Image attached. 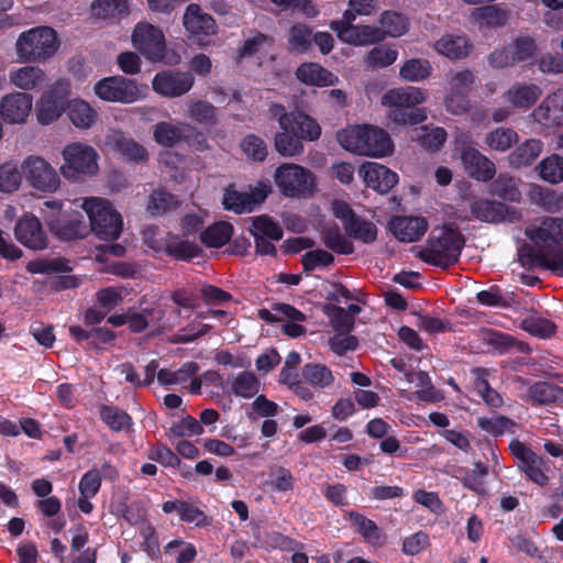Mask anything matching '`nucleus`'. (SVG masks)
I'll use <instances>...</instances> for the list:
<instances>
[{"instance_id": "nucleus-1", "label": "nucleus", "mask_w": 563, "mask_h": 563, "mask_svg": "<svg viewBox=\"0 0 563 563\" xmlns=\"http://www.w3.org/2000/svg\"><path fill=\"white\" fill-rule=\"evenodd\" d=\"M531 245H522L518 257L523 267H541L563 277V219L547 217L526 228Z\"/></svg>"}, {"instance_id": "nucleus-2", "label": "nucleus", "mask_w": 563, "mask_h": 563, "mask_svg": "<svg viewBox=\"0 0 563 563\" xmlns=\"http://www.w3.org/2000/svg\"><path fill=\"white\" fill-rule=\"evenodd\" d=\"M271 112L277 118L280 132L275 135V148L285 157H294L302 153V141H314L321 134L316 120L303 112H285L280 104H273Z\"/></svg>"}, {"instance_id": "nucleus-3", "label": "nucleus", "mask_w": 563, "mask_h": 563, "mask_svg": "<svg viewBox=\"0 0 563 563\" xmlns=\"http://www.w3.org/2000/svg\"><path fill=\"white\" fill-rule=\"evenodd\" d=\"M338 141L345 150L366 156L384 157L393 153L394 144L383 129L373 125L350 126L338 134Z\"/></svg>"}, {"instance_id": "nucleus-4", "label": "nucleus", "mask_w": 563, "mask_h": 563, "mask_svg": "<svg viewBox=\"0 0 563 563\" xmlns=\"http://www.w3.org/2000/svg\"><path fill=\"white\" fill-rule=\"evenodd\" d=\"M426 92L418 87H398L387 90L380 99L389 109L388 118L398 124H418L427 119L424 109L413 107L426 101Z\"/></svg>"}, {"instance_id": "nucleus-5", "label": "nucleus", "mask_w": 563, "mask_h": 563, "mask_svg": "<svg viewBox=\"0 0 563 563\" xmlns=\"http://www.w3.org/2000/svg\"><path fill=\"white\" fill-rule=\"evenodd\" d=\"M89 218V229L101 240H117L122 231V218L109 200L101 197H86L74 200Z\"/></svg>"}, {"instance_id": "nucleus-6", "label": "nucleus", "mask_w": 563, "mask_h": 563, "mask_svg": "<svg viewBox=\"0 0 563 563\" xmlns=\"http://www.w3.org/2000/svg\"><path fill=\"white\" fill-rule=\"evenodd\" d=\"M56 32L48 26H36L22 32L15 42V54L20 63H45L58 49Z\"/></svg>"}, {"instance_id": "nucleus-7", "label": "nucleus", "mask_w": 563, "mask_h": 563, "mask_svg": "<svg viewBox=\"0 0 563 563\" xmlns=\"http://www.w3.org/2000/svg\"><path fill=\"white\" fill-rule=\"evenodd\" d=\"M463 244L457 231L446 227L434 229L419 251V257L428 264L446 268L457 262Z\"/></svg>"}, {"instance_id": "nucleus-8", "label": "nucleus", "mask_w": 563, "mask_h": 563, "mask_svg": "<svg viewBox=\"0 0 563 563\" xmlns=\"http://www.w3.org/2000/svg\"><path fill=\"white\" fill-rule=\"evenodd\" d=\"M63 164L59 173L67 180H80L85 177H92L99 172V154L89 144L84 142H71L62 150Z\"/></svg>"}, {"instance_id": "nucleus-9", "label": "nucleus", "mask_w": 563, "mask_h": 563, "mask_svg": "<svg viewBox=\"0 0 563 563\" xmlns=\"http://www.w3.org/2000/svg\"><path fill=\"white\" fill-rule=\"evenodd\" d=\"M274 180L279 191L290 198L310 197L316 189L313 174L294 163L278 166L274 173Z\"/></svg>"}, {"instance_id": "nucleus-10", "label": "nucleus", "mask_w": 563, "mask_h": 563, "mask_svg": "<svg viewBox=\"0 0 563 563\" xmlns=\"http://www.w3.org/2000/svg\"><path fill=\"white\" fill-rule=\"evenodd\" d=\"M70 95V84L60 78L47 87L35 103V117L41 125L56 122L66 111V99Z\"/></svg>"}, {"instance_id": "nucleus-11", "label": "nucleus", "mask_w": 563, "mask_h": 563, "mask_svg": "<svg viewBox=\"0 0 563 563\" xmlns=\"http://www.w3.org/2000/svg\"><path fill=\"white\" fill-rule=\"evenodd\" d=\"M95 95L106 102L133 103L144 98L137 82L123 76H110L98 80Z\"/></svg>"}, {"instance_id": "nucleus-12", "label": "nucleus", "mask_w": 563, "mask_h": 563, "mask_svg": "<svg viewBox=\"0 0 563 563\" xmlns=\"http://www.w3.org/2000/svg\"><path fill=\"white\" fill-rule=\"evenodd\" d=\"M23 177L27 184L43 192H55L59 189L62 180L57 170L43 157L30 155L21 164Z\"/></svg>"}, {"instance_id": "nucleus-13", "label": "nucleus", "mask_w": 563, "mask_h": 563, "mask_svg": "<svg viewBox=\"0 0 563 563\" xmlns=\"http://www.w3.org/2000/svg\"><path fill=\"white\" fill-rule=\"evenodd\" d=\"M133 47L147 60H163L166 51V40L163 31L148 22H139L131 35Z\"/></svg>"}, {"instance_id": "nucleus-14", "label": "nucleus", "mask_w": 563, "mask_h": 563, "mask_svg": "<svg viewBox=\"0 0 563 563\" xmlns=\"http://www.w3.org/2000/svg\"><path fill=\"white\" fill-rule=\"evenodd\" d=\"M271 191L272 188L266 181H258L247 191H240L230 185L223 194L222 203L227 210L235 213H249L261 206Z\"/></svg>"}, {"instance_id": "nucleus-15", "label": "nucleus", "mask_w": 563, "mask_h": 563, "mask_svg": "<svg viewBox=\"0 0 563 563\" xmlns=\"http://www.w3.org/2000/svg\"><path fill=\"white\" fill-rule=\"evenodd\" d=\"M183 23L190 37L202 46L208 45L210 37L217 33L214 19L196 3H190L186 8Z\"/></svg>"}, {"instance_id": "nucleus-16", "label": "nucleus", "mask_w": 563, "mask_h": 563, "mask_svg": "<svg viewBox=\"0 0 563 563\" xmlns=\"http://www.w3.org/2000/svg\"><path fill=\"white\" fill-rule=\"evenodd\" d=\"M510 452L519 462V468L526 476L539 486H547L549 477L544 472L545 462L542 457L538 456L525 443L512 440L509 444Z\"/></svg>"}, {"instance_id": "nucleus-17", "label": "nucleus", "mask_w": 563, "mask_h": 563, "mask_svg": "<svg viewBox=\"0 0 563 563\" xmlns=\"http://www.w3.org/2000/svg\"><path fill=\"white\" fill-rule=\"evenodd\" d=\"M195 78L189 71L163 70L153 80V90L166 98H177L187 93L194 86Z\"/></svg>"}, {"instance_id": "nucleus-18", "label": "nucleus", "mask_w": 563, "mask_h": 563, "mask_svg": "<svg viewBox=\"0 0 563 563\" xmlns=\"http://www.w3.org/2000/svg\"><path fill=\"white\" fill-rule=\"evenodd\" d=\"M15 239L25 247L41 251L47 247V234L37 217L24 213L14 227Z\"/></svg>"}, {"instance_id": "nucleus-19", "label": "nucleus", "mask_w": 563, "mask_h": 563, "mask_svg": "<svg viewBox=\"0 0 563 563\" xmlns=\"http://www.w3.org/2000/svg\"><path fill=\"white\" fill-rule=\"evenodd\" d=\"M32 107L31 95L22 91L8 93L0 100V118L7 124H24Z\"/></svg>"}, {"instance_id": "nucleus-20", "label": "nucleus", "mask_w": 563, "mask_h": 563, "mask_svg": "<svg viewBox=\"0 0 563 563\" xmlns=\"http://www.w3.org/2000/svg\"><path fill=\"white\" fill-rule=\"evenodd\" d=\"M104 146L130 162L144 163L148 158L146 148L120 130H110L107 133Z\"/></svg>"}, {"instance_id": "nucleus-21", "label": "nucleus", "mask_w": 563, "mask_h": 563, "mask_svg": "<svg viewBox=\"0 0 563 563\" xmlns=\"http://www.w3.org/2000/svg\"><path fill=\"white\" fill-rule=\"evenodd\" d=\"M358 174L367 187L380 194L388 192L398 183V175L395 172L375 162L364 163Z\"/></svg>"}, {"instance_id": "nucleus-22", "label": "nucleus", "mask_w": 563, "mask_h": 563, "mask_svg": "<svg viewBox=\"0 0 563 563\" xmlns=\"http://www.w3.org/2000/svg\"><path fill=\"white\" fill-rule=\"evenodd\" d=\"M461 159L466 173L476 180L489 181L496 174L495 164L474 147L463 148Z\"/></svg>"}, {"instance_id": "nucleus-23", "label": "nucleus", "mask_w": 563, "mask_h": 563, "mask_svg": "<svg viewBox=\"0 0 563 563\" xmlns=\"http://www.w3.org/2000/svg\"><path fill=\"white\" fill-rule=\"evenodd\" d=\"M429 223L423 217H395L389 222V229L400 242H415L424 235Z\"/></svg>"}, {"instance_id": "nucleus-24", "label": "nucleus", "mask_w": 563, "mask_h": 563, "mask_svg": "<svg viewBox=\"0 0 563 563\" xmlns=\"http://www.w3.org/2000/svg\"><path fill=\"white\" fill-rule=\"evenodd\" d=\"M273 310L276 313L274 318H269V311H262V318L272 321L286 319L283 330L288 336L297 338L305 333L306 329L301 322L306 321V316L301 311L287 303H276Z\"/></svg>"}, {"instance_id": "nucleus-25", "label": "nucleus", "mask_w": 563, "mask_h": 563, "mask_svg": "<svg viewBox=\"0 0 563 563\" xmlns=\"http://www.w3.org/2000/svg\"><path fill=\"white\" fill-rule=\"evenodd\" d=\"M51 230L62 240H74L86 236L89 227L78 212L64 213L49 221Z\"/></svg>"}, {"instance_id": "nucleus-26", "label": "nucleus", "mask_w": 563, "mask_h": 563, "mask_svg": "<svg viewBox=\"0 0 563 563\" xmlns=\"http://www.w3.org/2000/svg\"><path fill=\"white\" fill-rule=\"evenodd\" d=\"M510 11L504 3L482 5L471 13V21L479 29L504 26L509 19Z\"/></svg>"}, {"instance_id": "nucleus-27", "label": "nucleus", "mask_w": 563, "mask_h": 563, "mask_svg": "<svg viewBox=\"0 0 563 563\" xmlns=\"http://www.w3.org/2000/svg\"><path fill=\"white\" fill-rule=\"evenodd\" d=\"M9 79L14 87L24 92L41 89L46 81V74L38 66L25 65L12 69L9 74Z\"/></svg>"}, {"instance_id": "nucleus-28", "label": "nucleus", "mask_w": 563, "mask_h": 563, "mask_svg": "<svg viewBox=\"0 0 563 563\" xmlns=\"http://www.w3.org/2000/svg\"><path fill=\"white\" fill-rule=\"evenodd\" d=\"M343 43L354 46H368L383 42L379 27L369 24H356L342 30L338 36Z\"/></svg>"}, {"instance_id": "nucleus-29", "label": "nucleus", "mask_w": 563, "mask_h": 563, "mask_svg": "<svg viewBox=\"0 0 563 563\" xmlns=\"http://www.w3.org/2000/svg\"><path fill=\"white\" fill-rule=\"evenodd\" d=\"M541 95L542 90L536 84L517 82L504 93V99L515 108L528 109Z\"/></svg>"}, {"instance_id": "nucleus-30", "label": "nucleus", "mask_w": 563, "mask_h": 563, "mask_svg": "<svg viewBox=\"0 0 563 563\" xmlns=\"http://www.w3.org/2000/svg\"><path fill=\"white\" fill-rule=\"evenodd\" d=\"M65 112L73 125L79 130L90 129L98 119L97 111L90 103L80 98L68 100Z\"/></svg>"}, {"instance_id": "nucleus-31", "label": "nucleus", "mask_w": 563, "mask_h": 563, "mask_svg": "<svg viewBox=\"0 0 563 563\" xmlns=\"http://www.w3.org/2000/svg\"><path fill=\"white\" fill-rule=\"evenodd\" d=\"M433 48L449 59H461L470 54L472 44L464 35L444 34L434 42Z\"/></svg>"}, {"instance_id": "nucleus-32", "label": "nucleus", "mask_w": 563, "mask_h": 563, "mask_svg": "<svg viewBox=\"0 0 563 563\" xmlns=\"http://www.w3.org/2000/svg\"><path fill=\"white\" fill-rule=\"evenodd\" d=\"M299 81L318 87L333 86L339 78L317 63H303L296 71Z\"/></svg>"}, {"instance_id": "nucleus-33", "label": "nucleus", "mask_w": 563, "mask_h": 563, "mask_svg": "<svg viewBox=\"0 0 563 563\" xmlns=\"http://www.w3.org/2000/svg\"><path fill=\"white\" fill-rule=\"evenodd\" d=\"M537 121L543 124H556L563 114V89L549 95L533 112Z\"/></svg>"}, {"instance_id": "nucleus-34", "label": "nucleus", "mask_w": 563, "mask_h": 563, "mask_svg": "<svg viewBox=\"0 0 563 563\" xmlns=\"http://www.w3.org/2000/svg\"><path fill=\"white\" fill-rule=\"evenodd\" d=\"M528 197L533 205L548 212H558L563 208V191L559 192L540 185H532Z\"/></svg>"}, {"instance_id": "nucleus-35", "label": "nucleus", "mask_w": 563, "mask_h": 563, "mask_svg": "<svg viewBox=\"0 0 563 563\" xmlns=\"http://www.w3.org/2000/svg\"><path fill=\"white\" fill-rule=\"evenodd\" d=\"M471 211L481 221L499 222L506 219L509 210L505 203L479 199L472 203Z\"/></svg>"}, {"instance_id": "nucleus-36", "label": "nucleus", "mask_w": 563, "mask_h": 563, "mask_svg": "<svg viewBox=\"0 0 563 563\" xmlns=\"http://www.w3.org/2000/svg\"><path fill=\"white\" fill-rule=\"evenodd\" d=\"M91 14L100 20H119L129 14V0H96Z\"/></svg>"}, {"instance_id": "nucleus-37", "label": "nucleus", "mask_w": 563, "mask_h": 563, "mask_svg": "<svg viewBox=\"0 0 563 563\" xmlns=\"http://www.w3.org/2000/svg\"><path fill=\"white\" fill-rule=\"evenodd\" d=\"M379 23L383 41L386 37H400L409 29V20L404 14L391 10L382 13Z\"/></svg>"}, {"instance_id": "nucleus-38", "label": "nucleus", "mask_w": 563, "mask_h": 563, "mask_svg": "<svg viewBox=\"0 0 563 563\" xmlns=\"http://www.w3.org/2000/svg\"><path fill=\"white\" fill-rule=\"evenodd\" d=\"M522 397L532 402L550 404L563 398V389L545 382H539L529 386Z\"/></svg>"}, {"instance_id": "nucleus-39", "label": "nucleus", "mask_w": 563, "mask_h": 563, "mask_svg": "<svg viewBox=\"0 0 563 563\" xmlns=\"http://www.w3.org/2000/svg\"><path fill=\"white\" fill-rule=\"evenodd\" d=\"M518 142V134L510 128H496L485 135L484 143L487 150L506 152Z\"/></svg>"}, {"instance_id": "nucleus-40", "label": "nucleus", "mask_w": 563, "mask_h": 563, "mask_svg": "<svg viewBox=\"0 0 563 563\" xmlns=\"http://www.w3.org/2000/svg\"><path fill=\"white\" fill-rule=\"evenodd\" d=\"M398 58V51L387 45L375 46L364 57L367 69L375 70L393 65Z\"/></svg>"}, {"instance_id": "nucleus-41", "label": "nucleus", "mask_w": 563, "mask_h": 563, "mask_svg": "<svg viewBox=\"0 0 563 563\" xmlns=\"http://www.w3.org/2000/svg\"><path fill=\"white\" fill-rule=\"evenodd\" d=\"M432 70L433 67L428 59L410 58L400 67L399 76L406 81L418 82L429 78Z\"/></svg>"}, {"instance_id": "nucleus-42", "label": "nucleus", "mask_w": 563, "mask_h": 563, "mask_svg": "<svg viewBox=\"0 0 563 563\" xmlns=\"http://www.w3.org/2000/svg\"><path fill=\"white\" fill-rule=\"evenodd\" d=\"M542 147L541 141L527 140L509 155V162L515 167L528 166L541 154Z\"/></svg>"}, {"instance_id": "nucleus-43", "label": "nucleus", "mask_w": 563, "mask_h": 563, "mask_svg": "<svg viewBox=\"0 0 563 563\" xmlns=\"http://www.w3.org/2000/svg\"><path fill=\"white\" fill-rule=\"evenodd\" d=\"M301 374L305 382L318 388H327L334 383L333 373L323 364H306L302 367Z\"/></svg>"}, {"instance_id": "nucleus-44", "label": "nucleus", "mask_w": 563, "mask_h": 563, "mask_svg": "<svg viewBox=\"0 0 563 563\" xmlns=\"http://www.w3.org/2000/svg\"><path fill=\"white\" fill-rule=\"evenodd\" d=\"M410 139L427 148L437 150L444 143L446 132L442 128L420 126L411 131Z\"/></svg>"}, {"instance_id": "nucleus-45", "label": "nucleus", "mask_w": 563, "mask_h": 563, "mask_svg": "<svg viewBox=\"0 0 563 563\" xmlns=\"http://www.w3.org/2000/svg\"><path fill=\"white\" fill-rule=\"evenodd\" d=\"M537 169L540 178L547 183L559 184L563 181V157L558 154L543 158Z\"/></svg>"}, {"instance_id": "nucleus-46", "label": "nucleus", "mask_w": 563, "mask_h": 563, "mask_svg": "<svg viewBox=\"0 0 563 563\" xmlns=\"http://www.w3.org/2000/svg\"><path fill=\"white\" fill-rule=\"evenodd\" d=\"M233 228L228 222H217L201 232V242L209 247H221L232 235Z\"/></svg>"}, {"instance_id": "nucleus-47", "label": "nucleus", "mask_w": 563, "mask_h": 563, "mask_svg": "<svg viewBox=\"0 0 563 563\" xmlns=\"http://www.w3.org/2000/svg\"><path fill=\"white\" fill-rule=\"evenodd\" d=\"M474 375V388L476 393L482 397V399L493 408H498L503 405L501 396L493 389L487 379H486V371L482 368H475L473 371Z\"/></svg>"}, {"instance_id": "nucleus-48", "label": "nucleus", "mask_w": 563, "mask_h": 563, "mask_svg": "<svg viewBox=\"0 0 563 563\" xmlns=\"http://www.w3.org/2000/svg\"><path fill=\"white\" fill-rule=\"evenodd\" d=\"M287 40L291 52L306 53L312 42L311 29L303 23H297L289 29Z\"/></svg>"}, {"instance_id": "nucleus-49", "label": "nucleus", "mask_w": 563, "mask_h": 563, "mask_svg": "<svg viewBox=\"0 0 563 563\" xmlns=\"http://www.w3.org/2000/svg\"><path fill=\"white\" fill-rule=\"evenodd\" d=\"M199 366L197 363L189 362L177 371L159 369L157 372V379L162 385L183 384L196 375Z\"/></svg>"}, {"instance_id": "nucleus-50", "label": "nucleus", "mask_w": 563, "mask_h": 563, "mask_svg": "<svg viewBox=\"0 0 563 563\" xmlns=\"http://www.w3.org/2000/svg\"><path fill=\"white\" fill-rule=\"evenodd\" d=\"M251 233L253 236L267 238L279 241L283 238L282 227L268 216L255 217L252 221Z\"/></svg>"}, {"instance_id": "nucleus-51", "label": "nucleus", "mask_w": 563, "mask_h": 563, "mask_svg": "<svg viewBox=\"0 0 563 563\" xmlns=\"http://www.w3.org/2000/svg\"><path fill=\"white\" fill-rule=\"evenodd\" d=\"M166 252L179 260H190L199 255L200 249L197 244L184 241L176 235H169L165 242Z\"/></svg>"}, {"instance_id": "nucleus-52", "label": "nucleus", "mask_w": 563, "mask_h": 563, "mask_svg": "<svg viewBox=\"0 0 563 563\" xmlns=\"http://www.w3.org/2000/svg\"><path fill=\"white\" fill-rule=\"evenodd\" d=\"M352 525L356 528L357 532L364 538V540L372 544H378L382 541V533L374 521L366 517L351 511L349 514Z\"/></svg>"}, {"instance_id": "nucleus-53", "label": "nucleus", "mask_w": 563, "mask_h": 563, "mask_svg": "<svg viewBox=\"0 0 563 563\" xmlns=\"http://www.w3.org/2000/svg\"><path fill=\"white\" fill-rule=\"evenodd\" d=\"M346 232L350 236L361 240L364 243L373 242L377 236L376 225L360 218L350 219L346 222Z\"/></svg>"}, {"instance_id": "nucleus-54", "label": "nucleus", "mask_w": 563, "mask_h": 563, "mask_svg": "<svg viewBox=\"0 0 563 563\" xmlns=\"http://www.w3.org/2000/svg\"><path fill=\"white\" fill-rule=\"evenodd\" d=\"M231 388L234 395L251 398L257 394L260 383L254 374L242 372L232 379Z\"/></svg>"}, {"instance_id": "nucleus-55", "label": "nucleus", "mask_w": 563, "mask_h": 563, "mask_svg": "<svg viewBox=\"0 0 563 563\" xmlns=\"http://www.w3.org/2000/svg\"><path fill=\"white\" fill-rule=\"evenodd\" d=\"M22 170L12 162L0 165V191L13 192L18 190L22 180Z\"/></svg>"}, {"instance_id": "nucleus-56", "label": "nucleus", "mask_w": 563, "mask_h": 563, "mask_svg": "<svg viewBox=\"0 0 563 563\" xmlns=\"http://www.w3.org/2000/svg\"><path fill=\"white\" fill-rule=\"evenodd\" d=\"M324 312L338 333H349L353 329L354 319L345 309L330 305L324 308Z\"/></svg>"}, {"instance_id": "nucleus-57", "label": "nucleus", "mask_w": 563, "mask_h": 563, "mask_svg": "<svg viewBox=\"0 0 563 563\" xmlns=\"http://www.w3.org/2000/svg\"><path fill=\"white\" fill-rule=\"evenodd\" d=\"M100 417L114 431H123L131 426V417L115 407H102L100 409Z\"/></svg>"}, {"instance_id": "nucleus-58", "label": "nucleus", "mask_w": 563, "mask_h": 563, "mask_svg": "<svg viewBox=\"0 0 563 563\" xmlns=\"http://www.w3.org/2000/svg\"><path fill=\"white\" fill-rule=\"evenodd\" d=\"M244 155L252 161L263 162L267 156L266 143L254 134L246 135L240 144Z\"/></svg>"}, {"instance_id": "nucleus-59", "label": "nucleus", "mask_w": 563, "mask_h": 563, "mask_svg": "<svg viewBox=\"0 0 563 563\" xmlns=\"http://www.w3.org/2000/svg\"><path fill=\"white\" fill-rule=\"evenodd\" d=\"M188 115L200 124H213L216 122V108L203 100L187 103Z\"/></svg>"}, {"instance_id": "nucleus-60", "label": "nucleus", "mask_w": 563, "mask_h": 563, "mask_svg": "<svg viewBox=\"0 0 563 563\" xmlns=\"http://www.w3.org/2000/svg\"><path fill=\"white\" fill-rule=\"evenodd\" d=\"M521 328L528 333L542 339L550 338L555 331V325L552 321L537 316L523 319Z\"/></svg>"}, {"instance_id": "nucleus-61", "label": "nucleus", "mask_w": 563, "mask_h": 563, "mask_svg": "<svg viewBox=\"0 0 563 563\" xmlns=\"http://www.w3.org/2000/svg\"><path fill=\"white\" fill-rule=\"evenodd\" d=\"M153 137L159 145L173 146L180 140L181 130L179 125L159 122L154 128Z\"/></svg>"}, {"instance_id": "nucleus-62", "label": "nucleus", "mask_w": 563, "mask_h": 563, "mask_svg": "<svg viewBox=\"0 0 563 563\" xmlns=\"http://www.w3.org/2000/svg\"><path fill=\"white\" fill-rule=\"evenodd\" d=\"M177 200L174 195L163 189H158L152 192L150 196L147 210L156 216L162 214L172 208L176 207Z\"/></svg>"}, {"instance_id": "nucleus-63", "label": "nucleus", "mask_w": 563, "mask_h": 563, "mask_svg": "<svg viewBox=\"0 0 563 563\" xmlns=\"http://www.w3.org/2000/svg\"><path fill=\"white\" fill-rule=\"evenodd\" d=\"M323 242L336 253L350 254L353 252L352 243L346 240L338 228H327L323 232Z\"/></svg>"}, {"instance_id": "nucleus-64", "label": "nucleus", "mask_w": 563, "mask_h": 563, "mask_svg": "<svg viewBox=\"0 0 563 563\" xmlns=\"http://www.w3.org/2000/svg\"><path fill=\"white\" fill-rule=\"evenodd\" d=\"M493 191L506 200L519 201L520 199V191L516 187V179L506 174H500L493 183Z\"/></svg>"}]
</instances>
